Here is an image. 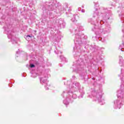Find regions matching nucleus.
Masks as SVG:
<instances>
[{
    "mask_svg": "<svg viewBox=\"0 0 124 124\" xmlns=\"http://www.w3.org/2000/svg\"><path fill=\"white\" fill-rule=\"evenodd\" d=\"M40 82L41 83H46V82H47V79H46V78H42L40 79Z\"/></svg>",
    "mask_w": 124,
    "mask_h": 124,
    "instance_id": "f257e3e1",
    "label": "nucleus"
},
{
    "mask_svg": "<svg viewBox=\"0 0 124 124\" xmlns=\"http://www.w3.org/2000/svg\"><path fill=\"white\" fill-rule=\"evenodd\" d=\"M118 108L120 109V107H118Z\"/></svg>",
    "mask_w": 124,
    "mask_h": 124,
    "instance_id": "0eeeda50",
    "label": "nucleus"
},
{
    "mask_svg": "<svg viewBox=\"0 0 124 124\" xmlns=\"http://www.w3.org/2000/svg\"><path fill=\"white\" fill-rule=\"evenodd\" d=\"M63 103H64V104H65V101H63Z\"/></svg>",
    "mask_w": 124,
    "mask_h": 124,
    "instance_id": "423d86ee",
    "label": "nucleus"
},
{
    "mask_svg": "<svg viewBox=\"0 0 124 124\" xmlns=\"http://www.w3.org/2000/svg\"><path fill=\"white\" fill-rule=\"evenodd\" d=\"M28 37H31V36H30V35L27 36L26 39H28Z\"/></svg>",
    "mask_w": 124,
    "mask_h": 124,
    "instance_id": "20e7f679",
    "label": "nucleus"
},
{
    "mask_svg": "<svg viewBox=\"0 0 124 124\" xmlns=\"http://www.w3.org/2000/svg\"><path fill=\"white\" fill-rule=\"evenodd\" d=\"M121 93V91H119L118 92L117 96H118V98H119V97H120L119 93Z\"/></svg>",
    "mask_w": 124,
    "mask_h": 124,
    "instance_id": "f03ea898",
    "label": "nucleus"
},
{
    "mask_svg": "<svg viewBox=\"0 0 124 124\" xmlns=\"http://www.w3.org/2000/svg\"><path fill=\"white\" fill-rule=\"evenodd\" d=\"M30 67L32 68L34 67V65L33 64H30Z\"/></svg>",
    "mask_w": 124,
    "mask_h": 124,
    "instance_id": "7ed1b4c3",
    "label": "nucleus"
},
{
    "mask_svg": "<svg viewBox=\"0 0 124 124\" xmlns=\"http://www.w3.org/2000/svg\"><path fill=\"white\" fill-rule=\"evenodd\" d=\"M81 12H82L83 13H84V12H85V10H81Z\"/></svg>",
    "mask_w": 124,
    "mask_h": 124,
    "instance_id": "39448f33",
    "label": "nucleus"
}]
</instances>
